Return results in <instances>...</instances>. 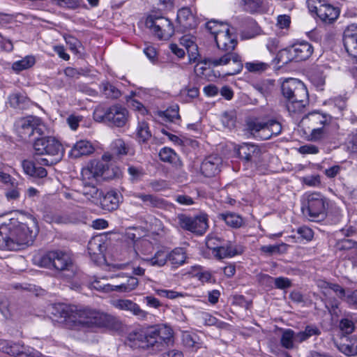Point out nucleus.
<instances>
[{
	"mask_svg": "<svg viewBox=\"0 0 357 357\" xmlns=\"http://www.w3.org/2000/svg\"><path fill=\"white\" fill-rule=\"evenodd\" d=\"M127 109L120 105L110 107L98 106L93 112V118L98 122H107L112 126L123 127L128 120Z\"/></svg>",
	"mask_w": 357,
	"mask_h": 357,
	"instance_id": "nucleus-8",
	"label": "nucleus"
},
{
	"mask_svg": "<svg viewBox=\"0 0 357 357\" xmlns=\"http://www.w3.org/2000/svg\"><path fill=\"white\" fill-rule=\"evenodd\" d=\"M266 0H241L243 9L250 13H260L264 6Z\"/></svg>",
	"mask_w": 357,
	"mask_h": 357,
	"instance_id": "nucleus-34",
	"label": "nucleus"
},
{
	"mask_svg": "<svg viewBox=\"0 0 357 357\" xmlns=\"http://www.w3.org/2000/svg\"><path fill=\"white\" fill-rule=\"evenodd\" d=\"M177 21L185 29L195 28L197 22L189 8H182L177 13Z\"/></svg>",
	"mask_w": 357,
	"mask_h": 357,
	"instance_id": "nucleus-28",
	"label": "nucleus"
},
{
	"mask_svg": "<svg viewBox=\"0 0 357 357\" xmlns=\"http://www.w3.org/2000/svg\"><path fill=\"white\" fill-rule=\"evenodd\" d=\"M340 328L344 333L350 334L354 330V325L352 321L348 319H343L340 321Z\"/></svg>",
	"mask_w": 357,
	"mask_h": 357,
	"instance_id": "nucleus-63",
	"label": "nucleus"
},
{
	"mask_svg": "<svg viewBox=\"0 0 357 357\" xmlns=\"http://www.w3.org/2000/svg\"><path fill=\"white\" fill-rule=\"evenodd\" d=\"M307 6L311 13L326 23L333 22L340 15L339 9L325 0H307Z\"/></svg>",
	"mask_w": 357,
	"mask_h": 357,
	"instance_id": "nucleus-13",
	"label": "nucleus"
},
{
	"mask_svg": "<svg viewBox=\"0 0 357 357\" xmlns=\"http://www.w3.org/2000/svg\"><path fill=\"white\" fill-rule=\"evenodd\" d=\"M33 260L38 266L63 272L64 276L69 279L76 273V267L70 255L63 250L48 251L43 255L35 256Z\"/></svg>",
	"mask_w": 357,
	"mask_h": 357,
	"instance_id": "nucleus-5",
	"label": "nucleus"
},
{
	"mask_svg": "<svg viewBox=\"0 0 357 357\" xmlns=\"http://www.w3.org/2000/svg\"><path fill=\"white\" fill-rule=\"evenodd\" d=\"M333 284V283H330L323 280H319L317 281V285L318 288L321 291L322 294L326 297L330 295Z\"/></svg>",
	"mask_w": 357,
	"mask_h": 357,
	"instance_id": "nucleus-59",
	"label": "nucleus"
},
{
	"mask_svg": "<svg viewBox=\"0 0 357 357\" xmlns=\"http://www.w3.org/2000/svg\"><path fill=\"white\" fill-rule=\"evenodd\" d=\"M159 156L161 160L170 163L174 162L177 158L176 153L173 149L167 147L160 150Z\"/></svg>",
	"mask_w": 357,
	"mask_h": 357,
	"instance_id": "nucleus-46",
	"label": "nucleus"
},
{
	"mask_svg": "<svg viewBox=\"0 0 357 357\" xmlns=\"http://www.w3.org/2000/svg\"><path fill=\"white\" fill-rule=\"evenodd\" d=\"M336 248L339 250H346L350 255H357V245L351 241L347 238H343L340 241L336 244Z\"/></svg>",
	"mask_w": 357,
	"mask_h": 357,
	"instance_id": "nucleus-40",
	"label": "nucleus"
},
{
	"mask_svg": "<svg viewBox=\"0 0 357 357\" xmlns=\"http://www.w3.org/2000/svg\"><path fill=\"white\" fill-rule=\"evenodd\" d=\"M9 231V225L2 224L0 225V249L5 250L6 240Z\"/></svg>",
	"mask_w": 357,
	"mask_h": 357,
	"instance_id": "nucleus-62",
	"label": "nucleus"
},
{
	"mask_svg": "<svg viewBox=\"0 0 357 357\" xmlns=\"http://www.w3.org/2000/svg\"><path fill=\"white\" fill-rule=\"evenodd\" d=\"M88 252L91 256H100L105 250L104 242L100 237L92 238L88 243Z\"/></svg>",
	"mask_w": 357,
	"mask_h": 357,
	"instance_id": "nucleus-33",
	"label": "nucleus"
},
{
	"mask_svg": "<svg viewBox=\"0 0 357 357\" xmlns=\"http://www.w3.org/2000/svg\"><path fill=\"white\" fill-rule=\"evenodd\" d=\"M15 242H18L17 237L14 235V227H11L9 226L8 234L6 237V245L5 246V250H19L20 248H13V244Z\"/></svg>",
	"mask_w": 357,
	"mask_h": 357,
	"instance_id": "nucleus-54",
	"label": "nucleus"
},
{
	"mask_svg": "<svg viewBox=\"0 0 357 357\" xmlns=\"http://www.w3.org/2000/svg\"><path fill=\"white\" fill-rule=\"evenodd\" d=\"M33 116H27L17 121L16 131L18 136L24 141H27L33 135Z\"/></svg>",
	"mask_w": 357,
	"mask_h": 357,
	"instance_id": "nucleus-25",
	"label": "nucleus"
},
{
	"mask_svg": "<svg viewBox=\"0 0 357 357\" xmlns=\"http://www.w3.org/2000/svg\"><path fill=\"white\" fill-rule=\"evenodd\" d=\"M173 331L169 326L161 324L150 328L146 333H134L130 334L129 340L134 345L142 349L153 347L154 350H160L164 344L172 342Z\"/></svg>",
	"mask_w": 357,
	"mask_h": 357,
	"instance_id": "nucleus-4",
	"label": "nucleus"
},
{
	"mask_svg": "<svg viewBox=\"0 0 357 357\" xmlns=\"http://www.w3.org/2000/svg\"><path fill=\"white\" fill-rule=\"evenodd\" d=\"M137 135L139 140L142 142H145L151 138V133L146 122H139L137 128Z\"/></svg>",
	"mask_w": 357,
	"mask_h": 357,
	"instance_id": "nucleus-41",
	"label": "nucleus"
},
{
	"mask_svg": "<svg viewBox=\"0 0 357 357\" xmlns=\"http://www.w3.org/2000/svg\"><path fill=\"white\" fill-rule=\"evenodd\" d=\"M349 305L357 308V289L354 291L347 290L346 301Z\"/></svg>",
	"mask_w": 357,
	"mask_h": 357,
	"instance_id": "nucleus-64",
	"label": "nucleus"
},
{
	"mask_svg": "<svg viewBox=\"0 0 357 357\" xmlns=\"http://www.w3.org/2000/svg\"><path fill=\"white\" fill-rule=\"evenodd\" d=\"M221 162L220 157L208 156L202 162L201 172L206 177H213L219 173Z\"/></svg>",
	"mask_w": 357,
	"mask_h": 357,
	"instance_id": "nucleus-24",
	"label": "nucleus"
},
{
	"mask_svg": "<svg viewBox=\"0 0 357 357\" xmlns=\"http://www.w3.org/2000/svg\"><path fill=\"white\" fill-rule=\"evenodd\" d=\"M93 151L91 144L86 140H80L74 144L70 151V154L74 158L89 155Z\"/></svg>",
	"mask_w": 357,
	"mask_h": 357,
	"instance_id": "nucleus-30",
	"label": "nucleus"
},
{
	"mask_svg": "<svg viewBox=\"0 0 357 357\" xmlns=\"http://www.w3.org/2000/svg\"><path fill=\"white\" fill-rule=\"evenodd\" d=\"M313 51V47L308 42L297 43L282 50L279 54V60L283 63H287L291 61H305L311 56Z\"/></svg>",
	"mask_w": 357,
	"mask_h": 357,
	"instance_id": "nucleus-12",
	"label": "nucleus"
},
{
	"mask_svg": "<svg viewBox=\"0 0 357 357\" xmlns=\"http://www.w3.org/2000/svg\"><path fill=\"white\" fill-rule=\"evenodd\" d=\"M179 107L178 105H174L168 107L164 112L165 117L169 121H174L180 119Z\"/></svg>",
	"mask_w": 357,
	"mask_h": 357,
	"instance_id": "nucleus-50",
	"label": "nucleus"
},
{
	"mask_svg": "<svg viewBox=\"0 0 357 357\" xmlns=\"http://www.w3.org/2000/svg\"><path fill=\"white\" fill-rule=\"evenodd\" d=\"M13 227L14 235L17 237L18 242L14 243L12 245L13 248L22 250L32 244L36 237V232H33L26 224L21 223Z\"/></svg>",
	"mask_w": 357,
	"mask_h": 357,
	"instance_id": "nucleus-19",
	"label": "nucleus"
},
{
	"mask_svg": "<svg viewBox=\"0 0 357 357\" xmlns=\"http://www.w3.org/2000/svg\"><path fill=\"white\" fill-rule=\"evenodd\" d=\"M112 305L120 310L130 312L142 320L147 319L149 313L142 310L138 304L129 299H117L112 302Z\"/></svg>",
	"mask_w": 357,
	"mask_h": 357,
	"instance_id": "nucleus-21",
	"label": "nucleus"
},
{
	"mask_svg": "<svg viewBox=\"0 0 357 357\" xmlns=\"http://www.w3.org/2000/svg\"><path fill=\"white\" fill-rule=\"evenodd\" d=\"M8 100L11 107L20 109H26L30 103V100L24 94L20 93L11 94Z\"/></svg>",
	"mask_w": 357,
	"mask_h": 357,
	"instance_id": "nucleus-32",
	"label": "nucleus"
},
{
	"mask_svg": "<svg viewBox=\"0 0 357 357\" xmlns=\"http://www.w3.org/2000/svg\"><path fill=\"white\" fill-rule=\"evenodd\" d=\"M320 333L319 329L316 327L307 326L305 331L295 332L292 329H282L280 339V343L282 347L291 350L298 347L301 342L307 340L313 335H318Z\"/></svg>",
	"mask_w": 357,
	"mask_h": 357,
	"instance_id": "nucleus-10",
	"label": "nucleus"
},
{
	"mask_svg": "<svg viewBox=\"0 0 357 357\" xmlns=\"http://www.w3.org/2000/svg\"><path fill=\"white\" fill-rule=\"evenodd\" d=\"M146 26L151 29L159 39L167 40L174 33V26L166 17H149L146 21Z\"/></svg>",
	"mask_w": 357,
	"mask_h": 357,
	"instance_id": "nucleus-16",
	"label": "nucleus"
},
{
	"mask_svg": "<svg viewBox=\"0 0 357 357\" xmlns=\"http://www.w3.org/2000/svg\"><path fill=\"white\" fill-rule=\"evenodd\" d=\"M91 287L93 289H95L99 291H102V292H105V293H109V292L114 291L113 284L102 282L100 280H95L91 283Z\"/></svg>",
	"mask_w": 357,
	"mask_h": 357,
	"instance_id": "nucleus-49",
	"label": "nucleus"
},
{
	"mask_svg": "<svg viewBox=\"0 0 357 357\" xmlns=\"http://www.w3.org/2000/svg\"><path fill=\"white\" fill-rule=\"evenodd\" d=\"M35 61V58L33 56H26L22 59L14 62L12 68L15 71L20 72L33 66Z\"/></svg>",
	"mask_w": 357,
	"mask_h": 357,
	"instance_id": "nucleus-37",
	"label": "nucleus"
},
{
	"mask_svg": "<svg viewBox=\"0 0 357 357\" xmlns=\"http://www.w3.org/2000/svg\"><path fill=\"white\" fill-rule=\"evenodd\" d=\"M51 314L54 321L74 330L107 327L111 319L109 316L104 313L63 303L52 305Z\"/></svg>",
	"mask_w": 357,
	"mask_h": 357,
	"instance_id": "nucleus-1",
	"label": "nucleus"
},
{
	"mask_svg": "<svg viewBox=\"0 0 357 357\" xmlns=\"http://www.w3.org/2000/svg\"><path fill=\"white\" fill-rule=\"evenodd\" d=\"M287 245L285 243L277 245H263L260 248V251L266 256H271L275 254H281L287 251Z\"/></svg>",
	"mask_w": 357,
	"mask_h": 357,
	"instance_id": "nucleus-36",
	"label": "nucleus"
},
{
	"mask_svg": "<svg viewBox=\"0 0 357 357\" xmlns=\"http://www.w3.org/2000/svg\"><path fill=\"white\" fill-rule=\"evenodd\" d=\"M33 150L36 155H46L50 157L36 159V164L25 160L22 166L24 173L33 177L44 178L47 176V170L43 166H52L59 162L64 155V149L61 143L54 137H43L36 139L33 143Z\"/></svg>",
	"mask_w": 357,
	"mask_h": 357,
	"instance_id": "nucleus-2",
	"label": "nucleus"
},
{
	"mask_svg": "<svg viewBox=\"0 0 357 357\" xmlns=\"http://www.w3.org/2000/svg\"><path fill=\"white\" fill-rule=\"evenodd\" d=\"M223 29L214 39L218 48L225 52L220 57L212 58L209 63L214 67L219 66H227V75H234L239 73L243 69V63L240 56L234 52L237 40L230 33L229 27H222Z\"/></svg>",
	"mask_w": 357,
	"mask_h": 357,
	"instance_id": "nucleus-3",
	"label": "nucleus"
},
{
	"mask_svg": "<svg viewBox=\"0 0 357 357\" xmlns=\"http://www.w3.org/2000/svg\"><path fill=\"white\" fill-rule=\"evenodd\" d=\"M247 128L254 137L262 140L278 136L282 132L281 124L275 120H269L266 122L250 121L248 122Z\"/></svg>",
	"mask_w": 357,
	"mask_h": 357,
	"instance_id": "nucleus-11",
	"label": "nucleus"
},
{
	"mask_svg": "<svg viewBox=\"0 0 357 357\" xmlns=\"http://www.w3.org/2000/svg\"><path fill=\"white\" fill-rule=\"evenodd\" d=\"M182 341L187 348L192 350H197L199 348V344L196 342L195 337L188 333H183Z\"/></svg>",
	"mask_w": 357,
	"mask_h": 357,
	"instance_id": "nucleus-51",
	"label": "nucleus"
},
{
	"mask_svg": "<svg viewBox=\"0 0 357 357\" xmlns=\"http://www.w3.org/2000/svg\"><path fill=\"white\" fill-rule=\"evenodd\" d=\"M340 350L348 356L357 355V340L350 341L348 344L341 346Z\"/></svg>",
	"mask_w": 357,
	"mask_h": 357,
	"instance_id": "nucleus-55",
	"label": "nucleus"
},
{
	"mask_svg": "<svg viewBox=\"0 0 357 357\" xmlns=\"http://www.w3.org/2000/svg\"><path fill=\"white\" fill-rule=\"evenodd\" d=\"M126 278V281H122L118 284H113L114 291L119 293H130L137 289L139 285V280L131 275Z\"/></svg>",
	"mask_w": 357,
	"mask_h": 357,
	"instance_id": "nucleus-29",
	"label": "nucleus"
},
{
	"mask_svg": "<svg viewBox=\"0 0 357 357\" xmlns=\"http://www.w3.org/2000/svg\"><path fill=\"white\" fill-rule=\"evenodd\" d=\"M306 119L314 125V127L312 129V135L314 138H318L322 134L323 126L330 120L328 116L319 112L311 113Z\"/></svg>",
	"mask_w": 357,
	"mask_h": 357,
	"instance_id": "nucleus-26",
	"label": "nucleus"
},
{
	"mask_svg": "<svg viewBox=\"0 0 357 357\" xmlns=\"http://www.w3.org/2000/svg\"><path fill=\"white\" fill-rule=\"evenodd\" d=\"M101 91L106 97L110 98H118L121 94L116 86L108 82H102Z\"/></svg>",
	"mask_w": 357,
	"mask_h": 357,
	"instance_id": "nucleus-38",
	"label": "nucleus"
},
{
	"mask_svg": "<svg viewBox=\"0 0 357 357\" xmlns=\"http://www.w3.org/2000/svg\"><path fill=\"white\" fill-rule=\"evenodd\" d=\"M123 199L122 195L116 190H111L107 193L102 192L98 204L103 210L112 211L118 208Z\"/></svg>",
	"mask_w": 357,
	"mask_h": 357,
	"instance_id": "nucleus-23",
	"label": "nucleus"
},
{
	"mask_svg": "<svg viewBox=\"0 0 357 357\" xmlns=\"http://www.w3.org/2000/svg\"><path fill=\"white\" fill-rule=\"evenodd\" d=\"M215 241H219L217 237L208 236L207 238V246L213 250V254L218 259H224L227 257H232L241 253L242 250L240 248L234 246L231 242L226 244L218 245L213 248L212 245H216Z\"/></svg>",
	"mask_w": 357,
	"mask_h": 357,
	"instance_id": "nucleus-17",
	"label": "nucleus"
},
{
	"mask_svg": "<svg viewBox=\"0 0 357 357\" xmlns=\"http://www.w3.org/2000/svg\"><path fill=\"white\" fill-rule=\"evenodd\" d=\"M241 158L245 162H257L260 157V150L255 144L245 143L240 146L238 151Z\"/></svg>",
	"mask_w": 357,
	"mask_h": 357,
	"instance_id": "nucleus-27",
	"label": "nucleus"
},
{
	"mask_svg": "<svg viewBox=\"0 0 357 357\" xmlns=\"http://www.w3.org/2000/svg\"><path fill=\"white\" fill-rule=\"evenodd\" d=\"M297 233L299 237L307 241H310L312 239L314 236L313 231L308 227L303 226L297 229Z\"/></svg>",
	"mask_w": 357,
	"mask_h": 357,
	"instance_id": "nucleus-58",
	"label": "nucleus"
},
{
	"mask_svg": "<svg viewBox=\"0 0 357 357\" xmlns=\"http://www.w3.org/2000/svg\"><path fill=\"white\" fill-rule=\"evenodd\" d=\"M225 26H229V25L227 24L219 23L215 20L209 21L206 24V29L213 36L214 39L215 38V36L222 31V27Z\"/></svg>",
	"mask_w": 357,
	"mask_h": 357,
	"instance_id": "nucleus-47",
	"label": "nucleus"
},
{
	"mask_svg": "<svg viewBox=\"0 0 357 357\" xmlns=\"http://www.w3.org/2000/svg\"><path fill=\"white\" fill-rule=\"evenodd\" d=\"M157 295L161 297H165L170 299H174L176 298L183 296L181 293L173 290H167V289H157L155 290Z\"/></svg>",
	"mask_w": 357,
	"mask_h": 357,
	"instance_id": "nucleus-61",
	"label": "nucleus"
},
{
	"mask_svg": "<svg viewBox=\"0 0 357 357\" xmlns=\"http://www.w3.org/2000/svg\"><path fill=\"white\" fill-rule=\"evenodd\" d=\"M283 96L287 99L289 112H301L307 102V91L304 84L297 79L289 78L281 86Z\"/></svg>",
	"mask_w": 357,
	"mask_h": 357,
	"instance_id": "nucleus-6",
	"label": "nucleus"
},
{
	"mask_svg": "<svg viewBox=\"0 0 357 357\" xmlns=\"http://www.w3.org/2000/svg\"><path fill=\"white\" fill-rule=\"evenodd\" d=\"M180 43L186 49L188 54L193 55L197 53V46L192 36L185 35L182 36L180 39Z\"/></svg>",
	"mask_w": 357,
	"mask_h": 357,
	"instance_id": "nucleus-39",
	"label": "nucleus"
},
{
	"mask_svg": "<svg viewBox=\"0 0 357 357\" xmlns=\"http://www.w3.org/2000/svg\"><path fill=\"white\" fill-rule=\"evenodd\" d=\"M136 246L138 251L144 256L151 255L153 251V244L147 239L139 240Z\"/></svg>",
	"mask_w": 357,
	"mask_h": 357,
	"instance_id": "nucleus-44",
	"label": "nucleus"
},
{
	"mask_svg": "<svg viewBox=\"0 0 357 357\" xmlns=\"http://www.w3.org/2000/svg\"><path fill=\"white\" fill-rule=\"evenodd\" d=\"M109 165L100 160H91L88 165L82 168L81 175L84 181H90L93 179L97 180L100 177L111 178L116 174L112 169V174H109Z\"/></svg>",
	"mask_w": 357,
	"mask_h": 357,
	"instance_id": "nucleus-14",
	"label": "nucleus"
},
{
	"mask_svg": "<svg viewBox=\"0 0 357 357\" xmlns=\"http://www.w3.org/2000/svg\"><path fill=\"white\" fill-rule=\"evenodd\" d=\"M113 154L116 155H124L128 153V147L121 139H116L110 145Z\"/></svg>",
	"mask_w": 357,
	"mask_h": 357,
	"instance_id": "nucleus-42",
	"label": "nucleus"
},
{
	"mask_svg": "<svg viewBox=\"0 0 357 357\" xmlns=\"http://www.w3.org/2000/svg\"><path fill=\"white\" fill-rule=\"evenodd\" d=\"M225 223L234 228H238L243 225V219L235 213H227L222 215Z\"/></svg>",
	"mask_w": 357,
	"mask_h": 357,
	"instance_id": "nucleus-43",
	"label": "nucleus"
},
{
	"mask_svg": "<svg viewBox=\"0 0 357 357\" xmlns=\"http://www.w3.org/2000/svg\"><path fill=\"white\" fill-rule=\"evenodd\" d=\"M221 121L223 126L227 128H231L234 126L236 117L232 112H225L221 116Z\"/></svg>",
	"mask_w": 357,
	"mask_h": 357,
	"instance_id": "nucleus-52",
	"label": "nucleus"
},
{
	"mask_svg": "<svg viewBox=\"0 0 357 357\" xmlns=\"http://www.w3.org/2000/svg\"><path fill=\"white\" fill-rule=\"evenodd\" d=\"M0 350L11 356L17 357H40V352L31 347H25L19 344H10L0 340Z\"/></svg>",
	"mask_w": 357,
	"mask_h": 357,
	"instance_id": "nucleus-18",
	"label": "nucleus"
},
{
	"mask_svg": "<svg viewBox=\"0 0 357 357\" xmlns=\"http://www.w3.org/2000/svg\"><path fill=\"white\" fill-rule=\"evenodd\" d=\"M185 259L186 253L182 248H176L169 252L165 250H158L153 256L142 258L145 263L152 266L162 267L169 261L174 268L183 265Z\"/></svg>",
	"mask_w": 357,
	"mask_h": 357,
	"instance_id": "nucleus-9",
	"label": "nucleus"
},
{
	"mask_svg": "<svg viewBox=\"0 0 357 357\" xmlns=\"http://www.w3.org/2000/svg\"><path fill=\"white\" fill-rule=\"evenodd\" d=\"M130 196L139 199L146 206L171 210L174 205L158 195L142 192H132Z\"/></svg>",
	"mask_w": 357,
	"mask_h": 357,
	"instance_id": "nucleus-20",
	"label": "nucleus"
},
{
	"mask_svg": "<svg viewBox=\"0 0 357 357\" xmlns=\"http://www.w3.org/2000/svg\"><path fill=\"white\" fill-rule=\"evenodd\" d=\"M128 172L130 176V180L132 182H137L139 181L145 174L144 170L142 167H135L133 165L128 167Z\"/></svg>",
	"mask_w": 357,
	"mask_h": 357,
	"instance_id": "nucleus-48",
	"label": "nucleus"
},
{
	"mask_svg": "<svg viewBox=\"0 0 357 357\" xmlns=\"http://www.w3.org/2000/svg\"><path fill=\"white\" fill-rule=\"evenodd\" d=\"M149 186L154 192H160L167 188V183L163 180H153L149 183Z\"/></svg>",
	"mask_w": 357,
	"mask_h": 357,
	"instance_id": "nucleus-60",
	"label": "nucleus"
},
{
	"mask_svg": "<svg viewBox=\"0 0 357 357\" xmlns=\"http://www.w3.org/2000/svg\"><path fill=\"white\" fill-rule=\"evenodd\" d=\"M83 189L82 194L86 197L87 199L91 201L95 204H98V202H100V197L102 196V192L98 189L93 185H90L88 183L89 181H85Z\"/></svg>",
	"mask_w": 357,
	"mask_h": 357,
	"instance_id": "nucleus-31",
	"label": "nucleus"
},
{
	"mask_svg": "<svg viewBox=\"0 0 357 357\" xmlns=\"http://www.w3.org/2000/svg\"><path fill=\"white\" fill-rule=\"evenodd\" d=\"M343 43L349 55L357 57V24H351L347 27L343 34Z\"/></svg>",
	"mask_w": 357,
	"mask_h": 357,
	"instance_id": "nucleus-22",
	"label": "nucleus"
},
{
	"mask_svg": "<svg viewBox=\"0 0 357 357\" xmlns=\"http://www.w3.org/2000/svg\"><path fill=\"white\" fill-rule=\"evenodd\" d=\"M58 6L63 8L75 10L79 7L82 0H51Z\"/></svg>",
	"mask_w": 357,
	"mask_h": 357,
	"instance_id": "nucleus-45",
	"label": "nucleus"
},
{
	"mask_svg": "<svg viewBox=\"0 0 357 357\" xmlns=\"http://www.w3.org/2000/svg\"><path fill=\"white\" fill-rule=\"evenodd\" d=\"M178 224L181 228L199 235H202L205 233L208 227L207 216L205 214L195 217L182 214L178 216Z\"/></svg>",
	"mask_w": 357,
	"mask_h": 357,
	"instance_id": "nucleus-15",
	"label": "nucleus"
},
{
	"mask_svg": "<svg viewBox=\"0 0 357 357\" xmlns=\"http://www.w3.org/2000/svg\"><path fill=\"white\" fill-rule=\"evenodd\" d=\"M268 67V65L264 62H248L245 63V68L250 72H261L264 71Z\"/></svg>",
	"mask_w": 357,
	"mask_h": 357,
	"instance_id": "nucleus-56",
	"label": "nucleus"
},
{
	"mask_svg": "<svg viewBox=\"0 0 357 357\" xmlns=\"http://www.w3.org/2000/svg\"><path fill=\"white\" fill-rule=\"evenodd\" d=\"M33 134L36 132L39 136L45 135L47 130L46 126L41 121V120L35 116H33Z\"/></svg>",
	"mask_w": 357,
	"mask_h": 357,
	"instance_id": "nucleus-57",
	"label": "nucleus"
},
{
	"mask_svg": "<svg viewBox=\"0 0 357 357\" xmlns=\"http://www.w3.org/2000/svg\"><path fill=\"white\" fill-rule=\"evenodd\" d=\"M250 24L252 26V31H242L241 36L243 39H251L260 34L261 29L256 22L252 20Z\"/></svg>",
	"mask_w": 357,
	"mask_h": 357,
	"instance_id": "nucleus-53",
	"label": "nucleus"
},
{
	"mask_svg": "<svg viewBox=\"0 0 357 357\" xmlns=\"http://www.w3.org/2000/svg\"><path fill=\"white\" fill-rule=\"evenodd\" d=\"M328 199L319 192L306 193L302 204V211L310 221L318 222L326 216Z\"/></svg>",
	"mask_w": 357,
	"mask_h": 357,
	"instance_id": "nucleus-7",
	"label": "nucleus"
},
{
	"mask_svg": "<svg viewBox=\"0 0 357 357\" xmlns=\"http://www.w3.org/2000/svg\"><path fill=\"white\" fill-rule=\"evenodd\" d=\"M199 89L196 86H185L179 92L178 97L181 101L183 102H191L193 99L199 96Z\"/></svg>",
	"mask_w": 357,
	"mask_h": 357,
	"instance_id": "nucleus-35",
	"label": "nucleus"
}]
</instances>
